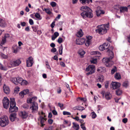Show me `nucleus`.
<instances>
[{"label": "nucleus", "instance_id": "obj_1", "mask_svg": "<svg viewBox=\"0 0 130 130\" xmlns=\"http://www.w3.org/2000/svg\"><path fill=\"white\" fill-rule=\"evenodd\" d=\"M80 9L83 11L80 14L83 18L85 19L86 17L91 18L93 17L92 10L89 7L87 6H83L81 7Z\"/></svg>", "mask_w": 130, "mask_h": 130}, {"label": "nucleus", "instance_id": "obj_2", "mask_svg": "<svg viewBox=\"0 0 130 130\" xmlns=\"http://www.w3.org/2000/svg\"><path fill=\"white\" fill-rule=\"evenodd\" d=\"M110 49H108L107 52L108 55L110 57L109 58H107L105 59L103 58V61L104 63L105 64L106 66L107 67H110L111 66V65L109 63V62L111 60L113 57V54L112 50L113 49V47H110Z\"/></svg>", "mask_w": 130, "mask_h": 130}, {"label": "nucleus", "instance_id": "obj_3", "mask_svg": "<svg viewBox=\"0 0 130 130\" xmlns=\"http://www.w3.org/2000/svg\"><path fill=\"white\" fill-rule=\"evenodd\" d=\"M97 29L95 30V32L100 35H103L106 34L107 30L109 29L108 24L102 25L98 26Z\"/></svg>", "mask_w": 130, "mask_h": 130}, {"label": "nucleus", "instance_id": "obj_4", "mask_svg": "<svg viewBox=\"0 0 130 130\" xmlns=\"http://www.w3.org/2000/svg\"><path fill=\"white\" fill-rule=\"evenodd\" d=\"M18 110V108L16 106L14 99L13 98H10L9 112H11L14 111H17Z\"/></svg>", "mask_w": 130, "mask_h": 130}, {"label": "nucleus", "instance_id": "obj_5", "mask_svg": "<svg viewBox=\"0 0 130 130\" xmlns=\"http://www.w3.org/2000/svg\"><path fill=\"white\" fill-rule=\"evenodd\" d=\"M8 119L7 116H3L0 118V125L1 126L4 127L8 125Z\"/></svg>", "mask_w": 130, "mask_h": 130}, {"label": "nucleus", "instance_id": "obj_6", "mask_svg": "<svg viewBox=\"0 0 130 130\" xmlns=\"http://www.w3.org/2000/svg\"><path fill=\"white\" fill-rule=\"evenodd\" d=\"M95 70V67L94 65H89L86 69V71L89 72L87 73L86 74L87 75L91 74L94 72Z\"/></svg>", "mask_w": 130, "mask_h": 130}, {"label": "nucleus", "instance_id": "obj_7", "mask_svg": "<svg viewBox=\"0 0 130 130\" xmlns=\"http://www.w3.org/2000/svg\"><path fill=\"white\" fill-rule=\"evenodd\" d=\"M30 109L33 113L37 112L38 111V105L37 103L36 102H32Z\"/></svg>", "mask_w": 130, "mask_h": 130}, {"label": "nucleus", "instance_id": "obj_8", "mask_svg": "<svg viewBox=\"0 0 130 130\" xmlns=\"http://www.w3.org/2000/svg\"><path fill=\"white\" fill-rule=\"evenodd\" d=\"M3 103L5 108L7 109L8 108L9 101L7 97L4 98L3 100Z\"/></svg>", "mask_w": 130, "mask_h": 130}, {"label": "nucleus", "instance_id": "obj_9", "mask_svg": "<svg viewBox=\"0 0 130 130\" xmlns=\"http://www.w3.org/2000/svg\"><path fill=\"white\" fill-rule=\"evenodd\" d=\"M21 63V61L19 59L11 61L10 63V64L12 67H14L18 66Z\"/></svg>", "mask_w": 130, "mask_h": 130}, {"label": "nucleus", "instance_id": "obj_10", "mask_svg": "<svg viewBox=\"0 0 130 130\" xmlns=\"http://www.w3.org/2000/svg\"><path fill=\"white\" fill-rule=\"evenodd\" d=\"M33 58L30 57L26 60L27 66L28 67H31L33 64L34 61Z\"/></svg>", "mask_w": 130, "mask_h": 130}, {"label": "nucleus", "instance_id": "obj_11", "mask_svg": "<svg viewBox=\"0 0 130 130\" xmlns=\"http://www.w3.org/2000/svg\"><path fill=\"white\" fill-rule=\"evenodd\" d=\"M120 84L118 82H112L111 85V87L113 89H115L119 87L120 86Z\"/></svg>", "mask_w": 130, "mask_h": 130}, {"label": "nucleus", "instance_id": "obj_12", "mask_svg": "<svg viewBox=\"0 0 130 130\" xmlns=\"http://www.w3.org/2000/svg\"><path fill=\"white\" fill-rule=\"evenodd\" d=\"M9 37V34H6L4 37L2 38V41L0 43V45L1 46L4 44L6 42V39L8 38Z\"/></svg>", "mask_w": 130, "mask_h": 130}, {"label": "nucleus", "instance_id": "obj_13", "mask_svg": "<svg viewBox=\"0 0 130 130\" xmlns=\"http://www.w3.org/2000/svg\"><path fill=\"white\" fill-rule=\"evenodd\" d=\"M96 14L97 16H99L101 14H104L105 12L101 9V8L99 7H98L97 10L96 11Z\"/></svg>", "mask_w": 130, "mask_h": 130}, {"label": "nucleus", "instance_id": "obj_14", "mask_svg": "<svg viewBox=\"0 0 130 130\" xmlns=\"http://www.w3.org/2000/svg\"><path fill=\"white\" fill-rule=\"evenodd\" d=\"M19 114L20 116L23 119H26L28 116L27 113L25 111H21Z\"/></svg>", "mask_w": 130, "mask_h": 130}, {"label": "nucleus", "instance_id": "obj_15", "mask_svg": "<svg viewBox=\"0 0 130 130\" xmlns=\"http://www.w3.org/2000/svg\"><path fill=\"white\" fill-rule=\"evenodd\" d=\"M85 41V39L82 38L76 40V44L79 45H82L84 43Z\"/></svg>", "mask_w": 130, "mask_h": 130}, {"label": "nucleus", "instance_id": "obj_16", "mask_svg": "<svg viewBox=\"0 0 130 130\" xmlns=\"http://www.w3.org/2000/svg\"><path fill=\"white\" fill-rule=\"evenodd\" d=\"M29 92V90L26 89L20 92L19 93V95L20 96L21 98H23L24 97V95L28 93Z\"/></svg>", "mask_w": 130, "mask_h": 130}, {"label": "nucleus", "instance_id": "obj_17", "mask_svg": "<svg viewBox=\"0 0 130 130\" xmlns=\"http://www.w3.org/2000/svg\"><path fill=\"white\" fill-rule=\"evenodd\" d=\"M4 92L6 94H8L10 92V89L9 87L5 85H4L3 87Z\"/></svg>", "mask_w": 130, "mask_h": 130}, {"label": "nucleus", "instance_id": "obj_18", "mask_svg": "<svg viewBox=\"0 0 130 130\" xmlns=\"http://www.w3.org/2000/svg\"><path fill=\"white\" fill-rule=\"evenodd\" d=\"M37 98L36 96L34 97L31 98H29L27 99V102L28 103H32V102H35L37 99Z\"/></svg>", "mask_w": 130, "mask_h": 130}, {"label": "nucleus", "instance_id": "obj_19", "mask_svg": "<svg viewBox=\"0 0 130 130\" xmlns=\"http://www.w3.org/2000/svg\"><path fill=\"white\" fill-rule=\"evenodd\" d=\"M104 80V76L101 75L99 76L97 80V82H100L102 83L103 82Z\"/></svg>", "mask_w": 130, "mask_h": 130}, {"label": "nucleus", "instance_id": "obj_20", "mask_svg": "<svg viewBox=\"0 0 130 130\" xmlns=\"http://www.w3.org/2000/svg\"><path fill=\"white\" fill-rule=\"evenodd\" d=\"M16 118V114L15 113H13L11 114L10 116V119L11 121H14Z\"/></svg>", "mask_w": 130, "mask_h": 130}, {"label": "nucleus", "instance_id": "obj_21", "mask_svg": "<svg viewBox=\"0 0 130 130\" xmlns=\"http://www.w3.org/2000/svg\"><path fill=\"white\" fill-rule=\"evenodd\" d=\"M97 71L102 73H105L106 72L105 68L102 67L99 68L97 70Z\"/></svg>", "mask_w": 130, "mask_h": 130}, {"label": "nucleus", "instance_id": "obj_22", "mask_svg": "<svg viewBox=\"0 0 130 130\" xmlns=\"http://www.w3.org/2000/svg\"><path fill=\"white\" fill-rule=\"evenodd\" d=\"M40 122L41 124V126L43 127L44 125V124L45 121H46V119L44 118L43 117L40 116Z\"/></svg>", "mask_w": 130, "mask_h": 130}, {"label": "nucleus", "instance_id": "obj_23", "mask_svg": "<svg viewBox=\"0 0 130 130\" xmlns=\"http://www.w3.org/2000/svg\"><path fill=\"white\" fill-rule=\"evenodd\" d=\"M105 97L107 100H108L111 99L112 96L111 94L109 92H107L105 93Z\"/></svg>", "mask_w": 130, "mask_h": 130}, {"label": "nucleus", "instance_id": "obj_24", "mask_svg": "<svg viewBox=\"0 0 130 130\" xmlns=\"http://www.w3.org/2000/svg\"><path fill=\"white\" fill-rule=\"evenodd\" d=\"M120 12L123 13L125 11H127L128 8L126 7H121L120 8Z\"/></svg>", "mask_w": 130, "mask_h": 130}, {"label": "nucleus", "instance_id": "obj_25", "mask_svg": "<svg viewBox=\"0 0 130 130\" xmlns=\"http://www.w3.org/2000/svg\"><path fill=\"white\" fill-rule=\"evenodd\" d=\"M6 25L5 21L2 19H0V26L3 27H5Z\"/></svg>", "mask_w": 130, "mask_h": 130}, {"label": "nucleus", "instance_id": "obj_26", "mask_svg": "<svg viewBox=\"0 0 130 130\" xmlns=\"http://www.w3.org/2000/svg\"><path fill=\"white\" fill-rule=\"evenodd\" d=\"M79 55L81 56V57H83L85 53V52L82 49H80L78 51Z\"/></svg>", "mask_w": 130, "mask_h": 130}, {"label": "nucleus", "instance_id": "obj_27", "mask_svg": "<svg viewBox=\"0 0 130 130\" xmlns=\"http://www.w3.org/2000/svg\"><path fill=\"white\" fill-rule=\"evenodd\" d=\"M73 127L76 130H78L79 129V125L73 122Z\"/></svg>", "mask_w": 130, "mask_h": 130}, {"label": "nucleus", "instance_id": "obj_28", "mask_svg": "<svg viewBox=\"0 0 130 130\" xmlns=\"http://www.w3.org/2000/svg\"><path fill=\"white\" fill-rule=\"evenodd\" d=\"M13 52L14 53H17L18 50L19 49V47L17 45H14L13 47Z\"/></svg>", "mask_w": 130, "mask_h": 130}, {"label": "nucleus", "instance_id": "obj_29", "mask_svg": "<svg viewBox=\"0 0 130 130\" xmlns=\"http://www.w3.org/2000/svg\"><path fill=\"white\" fill-rule=\"evenodd\" d=\"M83 35V33L82 32V30H80L78 31L77 34V36L78 37H82Z\"/></svg>", "mask_w": 130, "mask_h": 130}, {"label": "nucleus", "instance_id": "obj_30", "mask_svg": "<svg viewBox=\"0 0 130 130\" xmlns=\"http://www.w3.org/2000/svg\"><path fill=\"white\" fill-rule=\"evenodd\" d=\"M43 10L45 11L46 13L50 15L53 14L50 11L49 9H48L44 8V9H43Z\"/></svg>", "mask_w": 130, "mask_h": 130}, {"label": "nucleus", "instance_id": "obj_31", "mask_svg": "<svg viewBox=\"0 0 130 130\" xmlns=\"http://www.w3.org/2000/svg\"><path fill=\"white\" fill-rule=\"evenodd\" d=\"M115 78L118 80H119L121 78V76L120 74L119 73H116L115 76Z\"/></svg>", "mask_w": 130, "mask_h": 130}, {"label": "nucleus", "instance_id": "obj_32", "mask_svg": "<svg viewBox=\"0 0 130 130\" xmlns=\"http://www.w3.org/2000/svg\"><path fill=\"white\" fill-rule=\"evenodd\" d=\"M17 85L18 84V83L21 84L23 79V78L21 77H18L17 78Z\"/></svg>", "mask_w": 130, "mask_h": 130}, {"label": "nucleus", "instance_id": "obj_33", "mask_svg": "<svg viewBox=\"0 0 130 130\" xmlns=\"http://www.w3.org/2000/svg\"><path fill=\"white\" fill-rule=\"evenodd\" d=\"M0 69L4 71H6L7 70V68L5 66H4L1 64L0 63Z\"/></svg>", "mask_w": 130, "mask_h": 130}, {"label": "nucleus", "instance_id": "obj_34", "mask_svg": "<svg viewBox=\"0 0 130 130\" xmlns=\"http://www.w3.org/2000/svg\"><path fill=\"white\" fill-rule=\"evenodd\" d=\"M103 45L105 49H107L110 46L109 44L108 43H104Z\"/></svg>", "mask_w": 130, "mask_h": 130}, {"label": "nucleus", "instance_id": "obj_35", "mask_svg": "<svg viewBox=\"0 0 130 130\" xmlns=\"http://www.w3.org/2000/svg\"><path fill=\"white\" fill-rule=\"evenodd\" d=\"M122 91L120 89H118L116 91V94L118 95H120L122 94Z\"/></svg>", "mask_w": 130, "mask_h": 130}, {"label": "nucleus", "instance_id": "obj_36", "mask_svg": "<svg viewBox=\"0 0 130 130\" xmlns=\"http://www.w3.org/2000/svg\"><path fill=\"white\" fill-rule=\"evenodd\" d=\"M28 84V82L26 80L23 79L21 85H26Z\"/></svg>", "mask_w": 130, "mask_h": 130}, {"label": "nucleus", "instance_id": "obj_37", "mask_svg": "<svg viewBox=\"0 0 130 130\" xmlns=\"http://www.w3.org/2000/svg\"><path fill=\"white\" fill-rule=\"evenodd\" d=\"M11 81L16 85H17V78H12L11 79Z\"/></svg>", "mask_w": 130, "mask_h": 130}, {"label": "nucleus", "instance_id": "obj_38", "mask_svg": "<svg viewBox=\"0 0 130 130\" xmlns=\"http://www.w3.org/2000/svg\"><path fill=\"white\" fill-rule=\"evenodd\" d=\"M129 85V83L127 81H125L123 83L122 85L123 86L125 87H127V86H128Z\"/></svg>", "mask_w": 130, "mask_h": 130}, {"label": "nucleus", "instance_id": "obj_39", "mask_svg": "<svg viewBox=\"0 0 130 130\" xmlns=\"http://www.w3.org/2000/svg\"><path fill=\"white\" fill-rule=\"evenodd\" d=\"M63 46L62 45H61L59 47V53L60 55H61L62 53Z\"/></svg>", "mask_w": 130, "mask_h": 130}, {"label": "nucleus", "instance_id": "obj_40", "mask_svg": "<svg viewBox=\"0 0 130 130\" xmlns=\"http://www.w3.org/2000/svg\"><path fill=\"white\" fill-rule=\"evenodd\" d=\"M91 115L93 119L95 118L96 117V115L94 112H93L91 113Z\"/></svg>", "mask_w": 130, "mask_h": 130}, {"label": "nucleus", "instance_id": "obj_41", "mask_svg": "<svg viewBox=\"0 0 130 130\" xmlns=\"http://www.w3.org/2000/svg\"><path fill=\"white\" fill-rule=\"evenodd\" d=\"M91 42V40L90 39H87L86 42L85 43V45L87 46H89Z\"/></svg>", "mask_w": 130, "mask_h": 130}, {"label": "nucleus", "instance_id": "obj_42", "mask_svg": "<svg viewBox=\"0 0 130 130\" xmlns=\"http://www.w3.org/2000/svg\"><path fill=\"white\" fill-rule=\"evenodd\" d=\"M91 54H94V55H100L101 54L98 51H93L91 52Z\"/></svg>", "mask_w": 130, "mask_h": 130}, {"label": "nucleus", "instance_id": "obj_43", "mask_svg": "<svg viewBox=\"0 0 130 130\" xmlns=\"http://www.w3.org/2000/svg\"><path fill=\"white\" fill-rule=\"evenodd\" d=\"M0 55L3 58L6 59L7 58V56L6 55H4L3 53L0 52Z\"/></svg>", "mask_w": 130, "mask_h": 130}, {"label": "nucleus", "instance_id": "obj_44", "mask_svg": "<svg viewBox=\"0 0 130 130\" xmlns=\"http://www.w3.org/2000/svg\"><path fill=\"white\" fill-rule=\"evenodd\" d=\"M63 114L64 115H71L70 112L66 111H63Z\"/></svg>", "mask_w": 130, "mask_h": 130}, {"label": "nucleus", "instance_id": "obj_45", "mask_svg": "<svg viewBox=\"0 0 130 130\" xmlns=\"http://www.w3.org/2000/svg\"><path fill=\"white\" fill-rule=\"evenodd\" d=\"M56 3L54 2H52L50 3V5L53 7H54L56 6Z\"/></svg>", "mask_w": 130, "mask_h": 130}, {"label": "nucleus", "instance_id": "obj_46", "mask_svg": "<svg viewBox=\"0 0 130 130\" xmlns=\"http://www.w3.org/2000/svg\"><path fill=\"white\" fill-rule=\"evenodd\" d=\"M117 70L116 67H115L113 69L111 70V73L112 74H113Z\"/></svg>", "mask_w": 130, "mask_h": 130}, {"label": "nucleus", "instance_id": "obj_47", "mask_svg": "<svg viewBox=\"0 0 130 130\" xmlns=\"http://www.w3.org/2000/svg\"><path fill=\"white\" fill-rule=\"evenodd\" d=\"M35 16L36 18H37L39 19V20H41V18H40V15L38 13H36L35 15Z\"/></svg>", "mask_w": 130, "mask_h": 130}, {"label": "nucleus", "instance_id": "obj_48", "mask_svg": "<svg viewBox=\"0 0 130 130\" xmlns=\"http://www.w3.org/2000/svg\"><path fill=\"white\" fill-rule=\"evenodd\" d=\"M99 50L101 51H103V50H105L103 44L102 45H100L99 47Z\"/></svg>", "mask_w": 130, "mask_h": 130}, {"label": "nucleus", "instance_id": "obj_49", "mask_svg": "<svg viewBox=\"0 0 130 130\" xmlns=\"http://www.w3.org/2000/svg\"><path fill=\"white\" fill-rule=\"evenodd\" d=\"M63 41V39L62 38H59L57 41L59 43H61Z\"/></svg>", "mask_w": 130, "mask_h": 130}, {"label": "nucleus", "instance_id": "obj_50", "mask_svg": "<svg viewBox=\"0 0 130 130\" xmlns=\"http://www.w3.org/2000/svg\"><path fill=\"white\" fill-rule=\"evenodd\" d=\"M97 61V59H93L91 61V62L92 63H95Z\"/></svg>", "mask_w": 130, "mask_h": 130}, {"label": "nucleus", "instance_id": "obj_51", "mask_svg": "<svg viewBox=\"0 0 130 130\" xmlns=\"http://www.w3.org/2000/svg\"><path fill=\"white\" fill-rule=\"evenodd\" d=\"M80 126L81 128L83 129V130H86V128L84 124H81Z\"/></svg>", "mask_w": 130, "mask_h": 130}, {"label": "nucleus", "instance_id": "obj_52", "mask_svg": "<svg viewBox=\"0 0 130 130\" xmlns=\"http://www.w3.org/2000/svg\"><path fill=\"white\" fill-rule=\"evenodd\" d=\"M32 28L34 31L36 32L37 31V29L36 26H32Z\"/></svg>", "mask_w": 130, "mask_h": 130}, {"label": "nucleus", "instance_id": "obj_53", "mask_svg": "<svg viewBox=\"0 0 130 130\" xmlns=\"http://www.w3.org/2000/svg\"><path fill=\"white\" fill-rule=\"evenodd\" d=\"M46 63L45 64L47 66V68L50 69V70L51 69V68L50 67V66L48 64V63L47 62V61H46L45 62Z\"/></svg>", "mask_w": 130, "mask_h": 130}, {"label": "nucleus", "instance_id": "obj_54", "mask_svg": "<svg viewBox=\"0 0 130 130\" xmlns=\"http://www.w3.org/2000/svg\"><path fill=\"white\" fill-rule=\"evenodd\" d=\"M122 122L124 123H126L127 122V118L123 119L122 120Z\"/></svg>", "mask_w": 130, "mask_h": 130}, {"label": "nucleus", "instance_id": "obj_55", "mask_svg": "<svg viewBox=\"0 0 130 130\" xmlns=\"http://www.w3.org/2000/svg\"><path fill=\"white\" fill-rule=\"evenodd\" d=\"M53 126H50L48 128H47L44 129V130H52L53 128Z\"/></svg>", "mask_w": 130, "mask_h": 130}, {"label": "nucleus", "instance_id": "obj_56", "mask_svg": "<svg viewBox=\"0 0 130 130\" xmlns=\"http://www.w3.org/2000/svg\"><path fill=\"white\" fill-rule=\"evenodd\" d=\"M29 23L30 25H32L34 24L33 20L31 19H29Z\"/></svg>", "mask_w": 130, "mask_h": 130}, {"label": "nucleus", "instance_id": "obj_57", "mask_svg": "<svg viewBox=\"0 0 130 130\" xmlns=\"http://www.w3.org/2000/svg\"><path fill=\"white\" fill-rule=\"evenodd\" d=\"M20 88L18 87H17L14 89L15 92L16 93L18 91H19Z\"/></svg>", "mask_w": 130, "mask_h": 130}, {"label": "nucleus", "instance_id": "obj_58", "mask_svg": "<svg viewBox=\"0 0 130 130\" xmlns=\"http://www.w3.org/2000/svg\"><path fill=\"white\" fill-rule=\"evenodd\" d=\"M53 120L51 119H49L48 120V122L49 123L51 124L53 122Z\"/></svg>", "mask_w": 130, "mask_h": 130}, {"label": "nucleus", "instance_id": "obj_59", "mask_svg": "<svg viewBox=\"0 0 130 130\" xmlns=\"http://www.w3.org/2000/svg\"><path fill=\"white\" fill-rule=\"evenodd\" d=\"M55 22L53 21L51 25V26L52 28H53L55 25Z\"/></svg>", "mask_w": 130, "mask_h": 130}, {"label": "nucleus", "instance_id": "obj_60", "mask_svg": "<svg viewBox=\"0 0 130 130\" xmlns=\"http://www.w3.org/2000/svg\"><path fill=\"white\" fill-rule=\"evenodd\" d=\"M22 107L24 108H27L28 107V106L27 104H24L22 105Z\"/></svg>", "mask_w": 130, "mask_h": 130}, {"label": "nucleus", "instance_id": "obj_61", "mask_svg": "<svg viewBox=\"0 0 130 130\" xmlns=\"http://www.w3.org/2000/svg\"><path fill=\"white\" fill-rule=\"evenodd\" d=\"M57 51L56 49L55 48H53L51 49V52L53 53H54L56 52Z\"/></svg>", "mask_w": 130, "mask_h": 130}, {"label": "nucleus", "instance_id": "obj_62", "mask_svg": "<svg viewBox=\"0 0 130 130\" xmlns=\"http://www.w3.org/2000/svg\"><path fill=\"white\" fill-rule=\"evenodd\" d=\"M66 86L67 87V88H68V90H69L70 91V92H71L72 93V92H71V90L70 89V87H69V85H68V84H66Z\"/></svg>", "mask_w": 130, "mask_h": 130}, {"label": "nucleus", "instance_id": "obj_63", "mask_svg": "<svg viewBox=\"0 0 130 130\" xmlns=\"http://www.w3.org/2000/svg\"><path fill=\"white\" fill-rule=\"evenodd\" d=\"M60 65L63 67H64L65 66V65L64 62H60Z\"/></svg>", "mask_w": 130, "mask_h": 130}, {"label": "nucleus", "instance_id": "obj_64", "mask_svg": "<svg viewBox=\"0 0 130 130\" xmlns=\"http://www.w3.org/2000/svg\"><path fill=\"white\" fill-rule=\"evenodd\" d=\"M52 112L53 114L55 115H57V112L55 110H53L52 111Z\"/></svg>", "mask_w": 130, "mask_h": 130}]
</instances>
